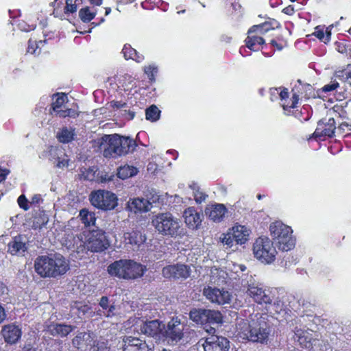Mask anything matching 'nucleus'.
Listing matches in <instances>:
<instances>
[{
	"instance_id": "f3484780",
	"label": "nucleus",
	"mask_w": 351,
	"mask_h": 351,
	"mask_svg": "<svg viewBox=\"0 0 351 351\" xmlns=\"http://www.w3.org/2000/svg\"><path fill=\"white\" fill-rule=\"evenodd\" d=\"M229 343V340L226 337L211 335L205 339L202 346L204 351H228Z\"/></svg>"
},
{
	"instance_id": "58836bf2",
	"label": "nucleus",
	"mask_w": 351,
	"mask_h": 351,
	"mask_svg": "<svg viewBox=\"0 0 351 351\" xmlns=\"http://www.w3.org/2000/svg\"><path fill=\"white\" fill-rule=\"evenodd\" d=\"M80 217L85 226H94L96 221L95 214L90 212L87 208H83L80 211Z\"/></svg>"
},
{
	"instance_id": "a211bd4d",
	"label": "nucleus",
	"mask_w": 351,
	"mask_h": 351,
	"mask_svg": "<svg viewBox=\"0 0 351 351\" xmlns=\"http://www.w3.org/2000/svg\"><path fill=\"white\" fill-rule=\"evenodd\" d=\"M95 337V334L92 331L79 332L73 338L71 343L77 351H86Z\"/></svg>"
},
{
	"instance_id": "5fc2aeb1",
	"label": "nucleus",
	"mask_w": 351,
	"mask_h": 351,
	"mask_svg": "<svg viewBox=\"0 0 351 351\" xmlns=\"http://www.w3.org/2000/svg\"><path fill=\"white\" fill-rule=\"evenodd\" d=\"M43 202V199L40 194L34 195L29 202L31 205H39L41 202Z\"/></svg>"
},
{
	"instance_id": "49530a36",
	"label": "nucleus",
	"mask_w": 351,
	"mask_h": 351,
	"mask_svg": "<svg viewBox=\"0 0 351 351\" xmlns=\"http://www.w3.org/2000/svg\"><path fill=\"white\" fill-rule=\"evenodd\" d=\"M336 99L339 101L349 99L351 97V91L343 88H338L336 92Z\"/></svg>"
},
{
	"instance_id": "e2e57ef3",
	"label": "nucleus",
	"mask_w": 351,
	"mask_h": 351,
	"mask_svg": "<svg viewBox=\"0 0 351 351\" xmlns=\"http://www.w3.org/2000/svg\"><path fill=\"white\" fill-rule=\"evenodd\" d=\"M345 81L348 82L351 86V71H348L345 73Z\"/></svg>"
},
{
	"instance_id": "338daca9",
	"label": "nucleus",
	"mask_w": 351,
	"mask_h": 351,
	"mask_svg": "<svg viewBox=\"0 0 351 351\" xmlns=\"http://www.w3.org/2000/svg\"><path fill=\"white\" fill-rule=\"evenodd\" d=\"M348 126H349V124H348V123H346V122H343V123H341L339 125L338 129H339V130H344L345 128H348Z\"/></svg>"
},
{
	"instance_id": "20e7f679",
	"label": "nucleus",
	"mask_w": 351,
	"mask_h": 351,
	"mask_svg": "<svg viewBox=\"0 0 351 351\" xmlns=\"http://www.w3.org/2000/svg\"><path fill=\"white\" fill-rule=\"evenodd\" d=\"M152 223L156 230L163 236L176 238L181 234L179 219L169 212L154 215Z\"/></svg>"
},
{
	"instance_id": "4c0bfd02",
	"label": "nucleus",
	"mask_w": 351,
	"mask_h": 351,
	"mask_svg": "<svg viewBox=\"0 0 351 351\" xmlns=\"http://www.w3.org/2000/svg\"><path fill=\"white\" fill-rule=\"evenodd\" d=\"M279 23L275 19H269L259 25H253V29L260 31L261 34L264 36L269 30L274 29L279 26Z\"/></svg>"
},
{
	"instance_id": "412c9836",
	"label": "nucleus",
	"mask_w": 351,
	"mask_h": 351,
	"mask_svg": "<svg viewBox=\"0 0 351 351\" xmlns=\"http://www.w3.org/2000/svg\"><path fill=\"white\" fill-rule=\"evenodd\" d=\"M163 330V322L159 319L146 321L141 326V332L150 337L162 339V332Z\"/></svg>"
},
{
	"instance_id": "13d9d810",
	"label": "nucleus",
	"mask_w": 351,
	"mask_h": 351,
	"mask_svg": "<svg viewBox=\"0 0 351 351\" xmlns=\"http://www.w3.org/2000/svg\"><path fill=\"white\" fill-rule=\"evenodd\" d=\"M69 159L60 160L59 158L58 161L57 162L56 167H58V168H62V167H67L69 165Z\"/></svg>"
},
{
	"instance_id": "c756f323",
	"label": "nucleus",
	"mask_w": 351,
	"mask_h": 351,
	"mask_svg": "<svg viewBox=\"0 0 351 351\" xmlns=\"http://www.w3.org/2000/svg\"><path fill=\"white\" fill-rule=\"evenodd\" d=\"M242 7L239 0H224L222 10L227 16H239L241 14Z\"/></svg>"
},
{
	"instance_id": "79ce46f5",
	"label": "nucleus",
	"mask_w": 351,
	"mask_h": 351,
	"mask_svg": "<svg viewBox=\"0 0 351 351\" xmlns=\"http://www.w3.org/2000/svg\"><path fill=\"white\" fill-rule=\"evenodd\" d=\"M78 14L82 22L89 23L95 17L96 12L90 11L88 6H85L79 10Z\"/></svg>"
},
{
	"instance_id": "de8ad7c7",
	"label": "nucleus",
	"mask_w": 351,
	"mask_h": 351,
	"mask_svg": "<svg viewBox=\"0 0 351 351\" xmlns=\"http://www.w3.org/2000/svg\"><path fill=\"white\" fill-rule=\"evenodd\" d=\"M144 72L148 76L150 81L155 80V75L158 72V68L154 65H148L144 67Z\"/></svg>"
},
{
	"instance_id": "bf43d9fd",
	"label": "nucleus",
	"mask_w": 351,
	"mask_h": 351,
	"mask_svg": "<svg viewBox=\"0 0 351 351\" xmlns=\"http://www.w3.org/2000/svg\"><path fill=\"white\" fill-rule=\"evenodd\" d=\"M8 173V171L6 169L0 168V183L6 179Z\"/></svg>"
},
{
	"instance_id": "ddd939ff",
	"label": "nucleus",
	"mask_w": 351,
	"mask_h": 351,
	"mask_svg": "<svg viewBox=\"0 0 351 351\" xmlns=\"http://www.w3.org/2000/svg\"><path fill=\"white\" fill-rule=\"evenodd\" d=\"M191 268L184 264H174L164 267L162 269V276L169 279H186L191 275Z\"/></svg>"
},
{
	"instance_id": "6ab92c4d",
	"label": "nucleus",
	"mask_w": 351,
	"mask_h": 351,
	"mask_svg": "<svg viewBox=\"0 0 351 351\" xmlns=\"http://www.w3.org/2000/svg\"><path fill=\"white\" fill-rule=\"evenodd\" d=\"M245 46L250 50L258 51L263 49L265 44L263 36L261 32L253 29L252 26L247 31V36L245 39Z\"/></svg>"
},
{
	"instance_id": "6e6d98bb",
	"label": "nucleus",
	"mask_w": 351,
	"mask_h": 351,
	"mask_svg": "<svg viewBox=\"0 0 351 351\" xmlns=\"http://www.w3.org/2000/svg\"><path fill=\"white\" fill-rule=\"evenodd\" d=\"M99 306L104 310H106L109 307V300L107 296H102L99 301Z\"/></svg>"
},
{
	"instance_id": "a19ab883",
	"label": "nucleus",
	"mask_w": 351,
	"mask_h": 351,
	"mask_svg": "<svg viewBox=\"0 0 351 351\" xmlns=\"http://www.w3.org/2000/svg\"><path fill=\"white\" fill-rule=\"evenodd\" d=\"M206 324H221L223 322V315L219 311L206 309Z\"/></svg>"
},
{
	"instance_id": "f8f14e48",
	"label": "nucleus",
	"mask_w": 351,
	"mask_h": 351,
	"mask_svg": "<svg viewBox=\"0 0 351 351\" xmlns=\"http://www.w3.org/2000/svg\"><path fill=\"white\" fill-rule=\"evenodd\" d=\"M271 94L278 93L280 100L281 106L287 114H289L291 109L296 108V106L300 99L298 92L295 91V88L292 89V96L289 98V93L287 88L280 87L279 88L271 89Z\"/></svg>"
},
{
	"instance_id": "a18cd8bd",
	"label": "nucleus",
	"mask_w": 351,
	"mask_h": 351,
	"mask_svg": "<svg viewBox=\"0 0 351 351\" xmlns=\"http://www.w3.org/2000/svg\"><path fill=\"white\" fill-rule=\"evenodd\" d=\"M313 35L317 37L320 41L324 42V43H327L330 41V33H328L326 36H325V33L323 28H321L319 26H317L315 29V32L313 33Z\"/></svg>"
},
{
	"instance_id": "4d7b16f0",
	"label": "nucleus",
	"mask_w": 351,
	"mask_h": 351,
	"mask_svg": "<svg viewBox=\"0 0 351 351\" xmlns=\"http://www.w3.org/2000/svg\"><path fill=\"white\" fill-rule=\"evenodd\" d=\"M270 44L276 48L277 50L280 51L282 50L285 45H283L282 42H278L276 39H272L270 41Z\"/></svg>"
},
{
	"instance_id": "dca6fc26",
	"label": "nucleus",
	"mask_w": 351,
	"mask_h": 351,
	"mask_svg": "<svg viewBox=\"0 0 351 351\" xmlns=\"http://www.w3.org/2000/svg\"><path fill=\"white\" fill-rule=\"evenodd\" d=\"M247 294L258 304H271L274 300V296L269 289H263L257 286L249 285Z\"/></svg>"
},
{
	"instance_id": "b1692460",
	"label": "nucleus",
	"mask_w": 351,
	"mask_h": 351,
	"mask_svg": "<svg viewBox=\"0 0 351 351\" xmlns=\"http://www.w3.org/2000/svg\"><path fill=\"white\" fill-rule=\"evenodd\" d=\"M183 217L186 226L191 229H197L201 225L202 215L194 207L185 209Z\"/></svg>"
},
{
	"instance_id": "774afa93",
	"label": "nucleus",
	"mask_w": 351,
	"mask_h": 351,
	"mask_svg": "<svg viewBox=\"0 0 351 351\" xmlns=\"http://www.w3.org/2000/svg\"><path fill=\"white\" fill-rule=\"evenodd\" d=\"M84 2V0H74L73 3L76 5V7L78 8L80 5H82Z\"/></svg>"
},
{
	"instance_id": "c85d7f7f",
	"label": "nucleus",
	"mask_w": 351,
	"mask_h": 351,
	"mask_svg": "<svg viewBox=\"0 0 351 351\" xmlns=\"http://www.w3.org/2000/svg\"><path fill=\"white\" fill-rule=\"evenodd\" d=\"M64 0H54L52 3L53 6V14H58L60 9L63 6L64 14L69 16L70 14H75L77 8L73 3V0H65V5H64Z\"/></svg>"
},
{
	"instance_id": "9d476101",
	"label": "nucleus",
	"mask_w": 351,
	"mask_h": 351,
	"mask_svg": "<svg viewBox=\"0 0 351 351\" xmlns=\"http://www.w3.org/2000/svg\"><path fill=\"white\" fill-rule=\"evenodd\" d=\"M85 244L87 249L92 252H101L110 245L109 241L104 231L93 230L86 236Z\"/></svg>"
},
{
	"instance_id": "2eb2a0df",
	"label": "nucleus",
	"mask_w": 351,
	"mask_h": 351,
	"mask_svg": "<svg viewBox=\"0 0 351 351\" xmlns=\"http://www.w3.org/2000/svg\"><path fill=\"white\" fill-rule=\"evenodd\" d=\"M336 122L334 118H330L328 120L322 119L317 122V128L313 134L315 138L324 139L325 138H332L335 134L336 130Z\"/></svg>"
},
{
	"instance_id": "e433bc0d",
	"label": "nucleus",
	"mask_w": 351,
	"mask_h": 351,
	"mask_svg": "<svg viewBox=\"0 0 351 351\" xmlns=\"http://www.w3.org/2000/svg\"><path fill=\"white\" fill-rule=\"evenodd\" d=\"M86 351H111V349L107 339L96 337Z\"/></svg>"
},
{
	"instance_id": "680f3d73",
	"label": "nucleus",
	"mask_w": 351,
	"mask_h": 351,
	"mask_svg": "<svg viewBox=\"0 0 351 351\" xmlns=\"http://www.w3.org/2000/svg\"><path fill=\"white\" fill-rule=\"evenodd\" d=\"M23 351H41L40 350H38V348H34L30 345L25 346L23 348Z\"/></svg>"
},
{
	"instance_id": "4468645a",
	"label": "nucleus",
	"mask_w": 351,
	"mask_h": 351,
	"mask_svg": "<svg viewBox=\"0 0 351 351\" xmlns=\"http://www.w3.org/2000/svg\"><path fill=\"white\" fill-rule=\"evenodd\" d=\"M203 294L211 302L218 304H230L232 301V294L223 289L208 287L204 289Z\"/></svg>"
},
{
	"instance_id": "0e129e2a",
	"label": "nucleus",
	"mask_w": 351,
	"mask_h": 351,
	"mask_svg": "<svg viewBox=\"0 0 351 351\" xmlns=\"http://www.w3.org/2000/svg\"><path fill=\"white\" fill-rule=\"evenodd\" d=\"M125 113L128 115V119L129 120H132L135 117V112L131 110H125Z\"/></svg>"
},
{
	"instance_id": "7c9ffc66",
	"label": "nucleus",
	"mask_w": 351,
	"mask_h": 351,
	"mask_svg": "<svg viewBox=\"0 0 351 351\" xmlns=\"http://www.w3.org/2000/svg\"><path fill=\"white\" fill-rule=\"evenodd\" d=\"M230 230L237 244L242 245L248 241L250 231L245 226H234Z\"/></svg>"
},
{
	"instance_id": "aec40b11",
	"label": "nucleus",
	"mask_w": 351,
	"mask_h": 351,
	"mask_svg": "<svg viewBox=\"0 0 351 351\" xmlns=\"http://www.w3.org/2000/svg\"><path fill=\"white\" fill-rule=\"evenodd\" d=\"M204 211L210 220L219 223L223 220L228 213V208L223 204L213 203L206 205Z\"/></svg>"
},
{
	"instance_id": "4be33fe9",
	"label": "nucleus",
	"mask_w": 351,
	"mask_h": 351,
	"mask_svg": "<svg viewBox=\"0 0 351 351\" xmlns=\"http://www.w3.org/2000/svg\"><path fill=\"white\" fill-rule=\"evenodd\" d=\"M27 249V243L21 235L14 237L8 245V252L12 256H23Z\"/></svg>"
},
{
	"instance_id": "cd10ccee",
	"label": "nucleus",
	"mask_w": 351,
	"mask_h": 351,
	"mask_svg": "<svg viewBox=\"0 0 351 351\" xmlns=\"http://www.w3.org/2000/svg\"><path fill=\"white\" fill-rule=\"evenodd\" d=\"M150 203L144 198H133L130 199L127 204V208L130 212L134 213H141L147 212L149 210Z\"/></svg>"
},
{
	"instance_id": "f257e3e1",
	"label": "nucleus",
	"mask_w": 351,
	"mask_h": 351,
	"mask_svg": "<svg viewBox=\"0 0 351 351\" xmlns=\"http://www.w3.org/2000/svg\"><path fill=\"white\" fill-rule=\"evenodd\" d=\"M136 147V142L133 138L118 134H105L99 139V147L106 158L125 156L132 153Z\"/></svg>"
},
{
	"instance_id": "393cba45",
	"label": "nucleus",
	"mask_w": 351,
	"mask_h": 351,
	"mask_svg": "<svg viewBox=\"0 0 351 351\" xmlns=\"http://www.w3.org/2000/svg\"><path fill=\"white\" fill-rule=\"evenodd\" d=\"M75 326L60 323H51L47 326L48 332L53 337L64 338L73 331Z\"/></svg>"
},
{
	"instance_id": "3c124183",
	"label": "nucleus",
	"mask_w": 351,
	"mask_h": 351,
	"mask_svg": "<svg viewBox=\"0 0 351 351\" xmlns=\"http://www.w3.org/2000/svg\"><path fill=\"white\" fill-rule=\"evenodd\" d=\"M234 239L232 235V232L230 230L227 234H223V237L221 238V242L229 247H232Z\"/></svg>"
},
{
	"instance_id": "603ef678",
	"label": "nucleus",
	"mask_w": 351,
	"mask_h": 351,
	"mask_svg": "<svg viewBox=\"0 0 351 351\" xmlns=\"http://www.w3.org/2000/svg\"><path fill=\"white\" fill-rule=\"evenodd\" d=\"M207 197L208 195L205 193L199 190H197L194 192V199L197 204H201L204 202Z\"/></svg>"
},
{
	"instance_id": "2f4dec72",
	"label": "nucleus",
	"mask_w": 351,
	"mask_h": 351,
	"mask_svg": "<svg viewBox=\"0 0 351 351\" xmlns=\"http://www.w3.org/2000/svg\"><path fill=\"white\" fill-rule=\"evenodd\" d=\"M68 101L66 94L64 93H57L52 95V103L49 109L51 114L53 112L56 115L59 111L63 109L64 104Z\"/></svg>"
},
{
	"instance_id": "6e6552de",
	"label": "nucleus",
	"mask_w": 351,
	"mask_h": 351,
	"mask_svg": "<svg viewBox=\"0 0 351 351\" xmlns=\"http://www.w3.org/2000/svg\"><path fill=\"white\" fill-rule=\"evenodd\" d=\"M254 256L262 263H271L275 260L276 250L267 237H258L253 245Z\"/></svg>"
},
{
	"instance_id": "69168bd1",
	"label": "nucleus",
	"mask_w": 351,
	"mask_h": 351,
	"mask_svg": "<svg viewBox=\"0 0 351 351\" xmlns=\"http://www.w3.org/2000/svg\"><path fill=\"white\" fill-rule=\"evenodd\" d=\"M90 4L99 6L102 4L103 0H88Z\"/></svg>"
},
{
	"instance_id": "864d4df0",
	"label": "nucleus",
	"mask_w": 351,
	"mask_h": 351,
	"mask_svg": "<svg viewBox=\"0 0 351 351\" xmlns=\"http://www.w3.org/2000/svg\"><path fill=\"white\" fill-rule=\"evenodd\" d=\"M110 106L112 109L118 110L127 107L128 104L123 101L112 100L110 102Z\"/></svg>"
},
{
	"instance_id": "8fccbe9b",
	"label": "nucleus",
	"mask_w": 351,
	"mask_h": 351,
	"mask_svg": "<svg viewBox=\"0 0 351 351\" xmlns=\"http://www.w3.org/2000/svg\"><path fill=\"white\" fill-rule=\"evenodd\" d=\"M17 202H18L19 207L21 208H22L23 210H24L25 211L29 210V202L25 195H21L17 199Z\"/></svg>"
},
{
	"instance_id": "1a4fd4ad",
	"label": "nucleus",
	"mask_w": 351,
	"mask_h": 351,
	"mask_svg": "<svg viewBox=\"0 0 351 351\" xmlns=\"http://www.w3.org/2000/svg\"><path fill=\"white\" fill-rule=\"evenodd\" d=\"M117 195L108 191L97 190L91 192L90 202L91 204L102 210H113L118 204Z\"/></svg>"
},
{
	"instance_id": "37998d69",
	"label": "nucleus",
	"mask_w": 351,
	"mask_h": 351,
	"mask_svg": "<svg viewBox=\"0 0 351 351\" xmlns=\"http://www.w3.org/2000/svg\"><path fill=\"white\" fill-rule=\"evenodd\" d=\"M160 110L156 105H152L145 110L146 119L152 122L156 121L159 119Z\"/></svg>"
},
{
	"instance_id": "473e14b6",
	"label": "nucleus",
	"mask_w": 351,
	"mask_h": 351,
	"mask_svg": "<svg viewBox=\"0 0 351 351\" xmlns=\"http://www.w3.org/2000/svg\"><path fill=\"white\" fill-rule=\"evenodd\" d=\"M49 221L48 215L46 214L45 210L38 209L34 210L32 215V227L34 230L41 229L47 225Z\"/></svg>"
},
{
	"instance_id": "a878e982",
	"label": "nucleus",
	"mask_w": 351,
	"mask_h": 351,
	"mask_svg": "<svg viewBox=\"0 0 351 351\" xmlns=\"http://www.w3.org/2000/svg\"><path fill=\"white\" fill-rule=\"evenodd\" d=\"M339 87V84L337 81H332L328 84L324 85L322 88L318 89L316 92H315L313 88L310 84H307L305 86L306 90L310 91V95L307 97V98L313 97V98H319L324 99L326 93L337 90Z\"/></svg>"
},
{
	"instance_id": "f03ea898",
	"label": "nucleus",
	"mask_w": 351,
	"mask_h": 351,
	"mask_svg": "<svg viewBox=\"0 0 351 351\" xmlns=\"http://www.w3.org/2000/svg\"><path fill=\"white\" fill-rule=\"evenodd\" d=\"M69 265L62 257L51 258L46 255L38 256L34 261V269L42 278H56L64 274Z\"/></svg>"
},
{
	"instance_id": "f704fd0d",
	"label": "nucleus",
	"mask_w": 351,
	"mask_h": 351,
	"mask_svg": "<svg viewBox=\"0 0 351 351\" xmlns=\"http://www.w3.org/2000/svg\"><path fill=\"white\" fill-rule=\"evenodd\" d=\"M75 136V129L74 128L63 127L58 132L56 137L60 143H69L74 139Z\"/></svg>"
},
{
	"instance_id": "72a5a7b5",
	"label": "nucleus",
	"mask_w": 351,
	"mask_h": 351,
	"mask_svg": "<svg viewBox=\"0 0 351 351\" xmlns=\"http://www.w3.org/2000/svg\"><path fill=\"white\" fill-rule=\"evenodd\" d=\"M122 53L125 60H132L136 62H141L144 60L143 55L138 53L130 44H125Z\"/></svg>"
},
{
	"instance_id": "09e8293b",
	"label": "nucleus",
	"mask_w": 351,
	"mask_h": 351,
	"mask_svg": "<svg viewBox=\"0 0 351 351\" xmlns=\"http://www.w3.org/2000/svg\"><path fill=\"white\" fill-rule=\"evenodd\" d=\"M43 43H45V41L40 40L37 42L30 38L28 41L27 52L32 54L36 53L37 49L39 47V45H43Z\"/></svg>"
},
{
	"instance_id": "0eeeda50",
	"label": "nucleus",
	"mask_w": 351,
	"mask_h": 351,
	"mask_svg": "<svg viewBox=\"0 0 351 351\" xmlns=\"http://www.w3.org/2000/svg\"><path fill=\"white\" fill-rule=\"evenodd\" d=\"M185 328L180 318L173 317L166 325L163 324L162 339L169 345H176L184 337Z\"/></svg>"
},
{
	"instance_id": "9b49d317",
	"label": "nucleus",
	"mask_w": 351,
	"mask_h": 351,
	"mask_svg": "<svg viewBox=\"0 0 351 351\" xmlns=\"http://www.w3.org/2000/svg\"><path fill=\"white\" fill-rule=\"evenodd\" d=\"M123 351H154V344L144 337L125 336L123 338Z\"/></svg>"
},
{
	"instance_id": "423d86ee",
	"label": "nucleus",
	"mask_w": 351,
	"mask_h": 351,
	"mask_svg": "<svg viewBox=\"0 0 351 351\" xmlns=\"http://www.w3.org/2000/svg\"><path fill=\"white\" fill-rule=\"evenodd\" d=\"M238 335L243 339L253 342L264 343L268 339L269 332L258 321L243 320L237 327Z\"/></svg>"
},
{
	"instance_id": "7ed1b4c3",
	"label": "nucleus",
	"mask_w": 351,
	"mask_h": 351,
	"mask_svg": "<svg viewBox=\"0 0 351 351\" xmlns=\"http://www.w3.org/2000/svg\"><path fill=\"white\" fill-rule=\"evenodd\" d=\"M107 271L111 276L124 280H135L144 275L147 267L133 260L120 259L110 264Z\"/></svg>"
},
{
	"instance_id": "bb28decb",
	"label": "nucleus",
	"mask_w": 351,
	"mask_h": 351,
	"mask_svg": "<svg viewBox=\"0 0 351 351\" xmlns=\"http://www.w3.org/2000/svg\"><path fill=\"white\" fill-rule=\"evenodd\" d=\"M21 329L13 324L5 325L2 329L5 341L10 344L16 343L21 337Z\"/></svg>"
},
{
	"instance_id": "39448f33",
	"label": "nucleus",
	"mask_w": 351,
	"mask_h": 351,
	"mask_svg": "<svg viewBox=\"0 0 351 351\" xmlns=\"http://www.w3.org/2000/svg\"><path fill=\"white\" fill-rule=\"evenodd\" d=\"M269 230L274 242L280 250L288 252L295 247V239L290 226L276 221L270 224Z\"/></svg>"
},
{
	"instance_id": "052dcab7",
	"label": "nucleus",
	"mask_w": 351,
	"mask_h": 351,
	"mask_svg": "<svg viewBox=\"0 0 351 351\" xmlns=\"http://www.w3.org/2000/svg\"><path fill=\"white\" fill-rule=\"evenodd\" d=\"M6 317L4 308L0 305V323L3 322Z\"/></svg>"
},
{
	"instance_id": "5701e85b",
	"label": "nucleus",
	"mask_w": 351,
	"mask_h": 351,
	"mask_svg": "<svg viewBox=\"0 0 351 351\" xmlns=\"http://www.w3.org/2000/svg\"><path fill=\"white\" fill-rule=\"evenodd\" d=\"M125 245H130L134 250H138L146 241L145 234L139 230H132L126 232L123 234Z\"/></svg>"
},
{
	"instance_id": "c9c22d12",
	"label": "nucleus",
	"mask_w": 351,
	"mask_h": 351,
	"mask_svg": "<svg viewBox=\"0 0 351 351\" xmlns=\"http://www.w3.org/2000/svg\"><path fill=\"white\" fill-rule=\"evenodd\" d=\"M138 172V170L136 167L125 165L118 168L117 175L118 178L125 180L136 176Z\"/></svg>"
},
{
	"instance_id": "c03bdc74",
	"label": "nucleus",
	"mask_w": 351,
	"mask_h": 351,
	"mask_svg": "<svg viewBox=\"0 0 351 351\" xmlns=\"http://www.w3.org/2000/svg\"><path fill=\"white\" fill-rule=\"evenodd\" d=\"M80 112L73 108L62 109L56 115L60 118L71 117L75 119L78 117Z\"/></svg>"
},
{
	"instance_id": "ea45409f",
	"label": "nucleus",
	"mask_w": 351,
	"mask_h": 351,
	"mask_svg": "<svg viewBox=\"0 0 351 351\" xmlns=\"http://www.w3.org/2000/svg\"><path fill=\"white\" fill-rule=\"evenodd\" d=\"M189 317L197 324H206V309H193L189 313Z\"/></svg>"
}]
</instances>
